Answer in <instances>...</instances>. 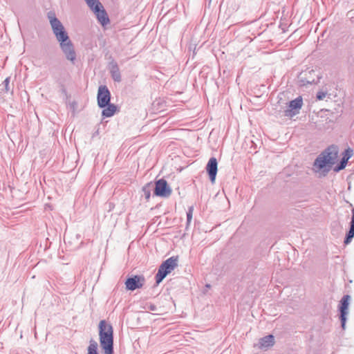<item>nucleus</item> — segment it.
I'll use <instances>...</instances> for the list:
<instances>
[{
    "mask_svg": "<svg viewBox=\"0 0 354 354\" xmlns=\"http://www.w3.org/2000/svg\"><path fill=\"white\" fill-rule=\"evenodd\" d=\"M178 258L177 256L171 257L162 263L158 272L155 276L156 281L160 283L166 276L178 266Z\"/></svg>",
    "mask_w": 354,
    "mask_h": 354,
    "instance_id": "nucleus-4",
    "label": "nucleus"
},
{
    "mask_svg": "<svg viewBox=\"0 0 354 354\" xmlns=\"http://www.w3.org/2000/svg\"><path fill=\"white\" fill-rule=\"evenodd\" d=\"M97 350V343L95 340L91 339L90 341V344L88 347L87 354H98Z\"/></svg>",
    "mask_w": 354,
    "mask_h": 354,
    "instance_id": "nucleus-16",
    "label": "nucleus"
},
{
    "mask_svg": "<svg viewBox=\"0 0 354 354\" xmlns=\"http://www.w3.org/2000/svg\"><path fill=\"white\" fill-rule=\"evenodd\" d=\"M154 194L160 197H168L171 194V189L164 178L159 179L155 183Z\"/></svg>",
    "mask_w": 354,
    "mask_h": 354,
    "instance_id": "nucleus-8",
    "label": "nucleus"
},
{
    "mask_svg": "<svg viewBox=\"0 0 354 354\" xmlns=\"http://www.w3.org/2000/svg\"><path fill=\"white\" fill-rule=\"evenodd\" d=\"M326 95H327L326 91H319L317 93L316 98L318 100H322L326 97Z\"/></svg>",
    "mask_w": 354,
    "mask_h": 354,
    "instance_id": "nucleus-22",
    "label": "nucleus"
},
{
    "mask_svg": "<svg viewBox=\"0 0 354 354\" xmlns=\"http://www.w3.org/2000/svg\"><path fill=\"white\" fill-rule=\"evenodd\" d=\"M274 343V337L272 335H266L259 340L261 348H268L272 346Z\"/></svg>",
    "mask_w": 354,
    "mask_h": 354,
    "instance_id": "nucleus-14",
    "label": "nucleus"
},
{
    "mask_svg": "<svg viewBox=\"0 0 354 354\" xmlns=\"http://www.w3.org/2000/svg\"><path fill=\"white\" fill-rule=\"evenodd\" d=\"M351 300V296L348 295H344L339 301V311L341 326L343 329L345 328L347 315L348 314V306Z\"/></svg>",
    "mask_w": 354,
    "mask_h": 354,
    "instance_id": "nucleus-6",
    "label": "nucleus"
},
{
    "mask_svg": "<svg viewBox=\"0 0 354 354\" xmlns=\"http://www.w3.org/2000/svg\"><path fill=\"white\" fill-rule=\"evenodd\" d=\"M48 17L53 34L59 43L61 50L64 54L66 59L74 64L76 59V53L73 44L71 41L63 24L59 19L56 17L54 13L49 12L48 14Z\"/></svg>",
    "mask_w": 354,
    "mask_h": 354,
    "instance_id": "nucleus-1",
    "label": "nucleus"
},
{
    "mask_svg": "<svg viewBox=\"0 0 354 354\" xmlns=\"http://www.w3.org/2000/svg\"><path fill=\"white\" fill-rule=\"evenodd\" d=\"M353 155V151L351 148L346 149L344 153H343V159H346V160L348 162V160L352 157Z\"/></svg>",
    "mask_w": 354,
    "mask_h": 354,
    "instance_id": "nucleus-20",
    "label": "nucleus"
},
{
    "mask_svg": "<svg viewBox=\"0 0 354 354\" xmlns=\"http://www.w3.org/2000/svg\"><path fill=\"white\" fill-rule=\"evenodd\" d=\"M151 183H147L142 187V192L147 200H149L151 196Z\"/></svg>",
    "mask_w": 354,
    "mask_h": 354,
    "instance_id": "nucleus-19",
    "label": "nucleus"
},
{
    "mask_svg": "<svg viewBox=\"0 0 354 354\" xmlns=\"http://www.w3.org/2000/svg\"><path fill=\"white\" fill-rule=\"evenodd\" d=\"M302 105L303 99L301 96H299L289 102L288 109L285 110L284 115L290 118L296 115L299 113V111L302 107Z\"/></svg>",
    "mask_w": 354,
    "mask_h": 354,
    "instance_id": "nucleus-9",
    "label": "nucleus"
},
{
    "mask_svg": "<svg viewBox=\"0 0 354 354\" xmlns=\"http://www.w3.org/2000/svg\"><path fill=\"white\" fill-rule=\"evenodd\" d=\"M194 207H189L188 211L187 212V222L189 223L192 219Z\"/></svg>",
    "mask_w": 354,
    "mask_h": 354,
    "instance_id": "nucleus-21",
    "label": "nucleus"
},
{
    "mask_svg": "<svg viewBox=\"0 0 354 354\" xmlns=\"http://www.w3.org/2000/svg\"><path fill=\"white\" fill-rule=\"evenodd\" d=\"M3 84L5 86V90L6 92H8L10 91V77H6L5 79V80L3 82Z\"/></svg>",
    "mask_w": 354,
    "mask_h": 354,
    "instance_id": "nucleus-23",
    "label": "nucleus"
},
{
    "mask_svg": "<svg viewBox=\"0 0 354 354\" xmlns=\"http://www.w3.org/2000/svg\"><path fill=\"white\" fill-rule=\"evenodd\" d=\"M347 162H348L346 160V159H343L342 158L339 162L333 167V171L335 172H339V171L344 169L346 167Z\"/></svg>",
    "mask_w": 354,
    "mask_h": 354,
    "instance_id": "nucleus-18",
    "label": "nucleus"
},
{
    "mask_svg": "<svg viewBox=\"0 0 354 354\" xmlns=\"http://www.w3.org/2000/svg\"><path fill=\"white\" fill-rule=\"evenodd\" d=\"M338 147L336 145H330L322 151L315 160L314 166L321 170L326 167H330L337 158Z\"/></svg>",
    "mask_w": 354,
    "mask_h": 354,
    "instance_id": "nucleus-3",
    "label": "nucleus"
},
{
    "mask_svg": "<svg viewBox=\"0 0 354 354\" xmlns=\"http://www.w3.org/2000/svg\"><path fill=\"white\" fill-rule=\"evenodd\" d=\"M300 84L301 83L302 85H306V84H316L318 82L317 77H299V80Z\"/></svg>",
    "mask_w": 354,
    "mask_h": 354,
    "instance_id": "nucleus-15",
    "label": "nucleus"
},
{
    "mask_svg": "<svg viewBox=\"0 0 354 354\" xmlns=\"http://www.w3.org/2000/svg\"><path fill=\"white\" fill-rule=\"evenodd\" d=\"M108 69L112 79L116 82H120L122 80L120 71L118 63L114 59L109 62Z\"/></svg>",
    "mask_w": 354,
    "mask_h": 354,
    "instance_id": "nucleus-12",
    "label": "nucleus"
},
{
    "mask_svg": "<svg viewBox=\"0 0 354 354\" xmlns=\"http://www.w3.org/2000/svg\"><path fill=\"white\" fill-rule=\"evenodd\" d=\"M66 246H67V245H66V244H64V245H60L59 248H60V250H62V252H64V249H66Z\"/></svg>",
    "mask_w": 354,
    "mask_h": 354,
    "instance_id": "nucleus-25",
    "label": "nucleus"
},
{
    "mask_svg": "<svg viewBox=\"0 0 354 354\" xmlns=\"http://www.w3.org/2000/svg\"><path fill=\"white\" fill-rule=\"evenodd\" d=\"M100 343L105 354H113V328L105 320L99 323Z\"/></svg>",
    "mask_w": 354,
    "mask_h": 354,
    "instance_id": "nucleus-2",
    "label": "nucleus"
},
{
    "mask_svg": "<svg viewBox=\"0 0 354 354\" xmlns=\"http://www.w3.org/2000/svg\"><path fill=\"white\" fill-rule=\"evenodd\" d=\"M102 115L104 118H110L113 116L117 111V106L109 103V105L102 108Z\"/></svg>",
    "mask_w": 354,
    "mask_h": 354,
    "instance_id": "nucleus-13",
    "label": "nucleus"
},
{
    "mask_svg": "<svg viewBox=\"0 0 354 354\" xmlns=\"http://www.w3.org/2000/svg\"><path fill=\"white\" fill-rule=\"evenodd\" d=\"M95 14L98 22L103 26L109 24L110 20L102 4L99 0H90L86 2Z\"/></svg>",
    "mask_w": 354,
    "mask_h": 354,
    "instance_id": "nucleus-5",
    "label": "nucleus"
},
{
    "mask_svg": "<svg viewBox=\"0 0 354 354\" xmlns=\"http://www.w3.org/2000/svg\"><path fill=\"white\" fill-rule=\"evenodd\" d=\"M354 236V227H351L348 232L346 233L344 243V244L349 243Z\"/></svg>",
    "mask_w": 354,
    "mask_h": 354,
    "instance_id": "nucleus-17",
    "label": "nucleus"
},
{
    "mask_svg": "<svg viewBox=\"0 0 354 354\" xmlns=\"http://www.w3.org/2000/svg\"><path fill=\"white\" fill-rule=\"evenodd\" d=\"M97 105L100 108H103L111 103V93L106 85H101L97 91Z\"/></svg>",
    "mask_w": 354,
    "mask_h": 354,
    "instance_id": "nucleus-7",
    "label": "nucleus"
},
{
    "mask_svg": "<svg viewBox=\"0 0 354 354\" xmlns=\"http://www.w3.org/2000/svg\"><path fill=\"white\" fill-rule=\"evenodd\" d=\"M144 277L135 275L126 280V288L129 290H135L143 286Z\"/></svg>",
    "mask_w": 354,
    "mask_h": 354,
    "instance_id": "nucleus-10",
    "label": "nucleus"
},
{
    "mask_svg": "<svg viewBox=\"0 0 354 354\" xmlns=\"http://www.w3.org/2000/svg\"><path fill=\"white\" fill-rule=\"evenodd\" d=\"M206 171L209 175L210 181L214 183L218 171V162L216 158L212 157L209 158L206 166Z\"/></svg>",
    "mask_w": 354,
    "mask_h": 354,
    "instance_id": "nucleus-11",
    "label": "nucleus"
},
{
    "mask_svg": "<svg viewBox=\"0 0 354 354\" xmlns=\"http://www.w3.org/2000/svg\"><path fill=\"white\" fill-rule=\"evenodd\" d=\"M352 215H351V221L350 223L351 227H354V208L351 211Z\"/></svg>",
    "mask_w": 354,
    "mask_h": 354,
    "instance_id": "nucleus-24",
    "label": "nucleus"
},
{
    "mask_svg": "<svg viewBox=\"0 0 354 354\" xmlns=\"http://www.w3.org/2000/svg\"><path fill=\"white\" fill-rule=\"evenodd\" d=\"M58 255L60 259L64 258V256H62L60 254V248L58 249Z\"/></svg>",
    "mask_w": 354,
    "mask_h": 354,
    "instance_id": "nucleus-26",
    "label": "nucleus"
}]
</instances>
